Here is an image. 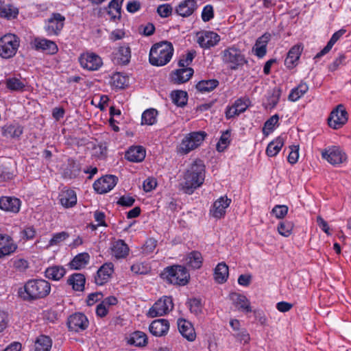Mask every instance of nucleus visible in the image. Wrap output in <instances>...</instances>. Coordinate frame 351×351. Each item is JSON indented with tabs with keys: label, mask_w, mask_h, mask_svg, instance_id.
Returning <instances> with one entry per match:
<instances>
[{
	"label": "nucleus",
	"mask_w": 351,
	"mask_h": 351,
	"mask_svg": "<svg viewBox=\"0 0 351 351\" xmlns=\"http://www.w3.org/2000/svg\"><path fill=\"white\" fill-rule=\"evenodd\" d=\"M51 289V284L45 279H29L18 289L17 295L24 302H33L47 298Z\"/></svg>",
	"instance_id": "1"
},
{
	"label": "nucleus",
	"mask_w": 351,
	"mask_h": 351,
	"mask_svg": "<svg viewBox=\"0 0 351 351\" xmlns=\"http://www.w3.org/2000/svg\"><path fill=\"white\" fill-rule=\"evenodd\" d=\"M204 178L205 165L201 160H196L184 174L182 190L185 193L192 194L195 189L202 186Z\"/></svg>",
	"instance_id": "2"
},
{
	"label": "nucleus",
	"mask_w": 351,
	"mask_h": 351,
	"mask_svg": "<svg viewBox=\"0 0 351 351\" xmlns=\"http://www.w3.org/2000/svg\"><path fill=\"white\" fill-rule=\"evenodd\" d=\"M171 43L162 41L154 44L149 51V60L152 65L162 66L169 63L173 54Z\"/></svg>",
	"instance_id": "3"
},
{
	"label": "nucleus",
	"mask_w": 351,
	"mask_h": 351,
	"mask_svg": "<svg viewBox=\"0 0 351 351\" xmlns=\"http://www.w3.org/2000/svg\"><path fill=\"white\" fill-rule=\"evenodd\" d=\"M161 277L171 284L184 286L189 282L190 275L185 267L176 265L165 268Z\"/></svg>",
	"instance_id": "4"
},
{
	"label": "nucleus",
	"mask_w": 351,
	"mask_h": 351,
	"mask_svg": "<svg viewBox=\"0 0 351 351\" xmlns=\"http://www.w3.org/2000/svg\"><path fill=\"white\" fill-rule=\"evenodd\" d=\"M221 54L222 61L232 70H237L247 62L241 51L235 47L225 49Z\"/></svg>",
	"instance_id": "5"
},
{
	"label": "nucleus",
	"mask_w": 351,
	"mask_h": 351,
	"mask_svg": "<svg viewBox=\"0 0 351 351\" xmlns=\"http://www.w3.org/2000/svg\"><path fill=\"white\" fill-rule=\"evenodd\" d=\"M206 133L203 131L193 132L188 134L178 147V152L186 154L198 147L204 141Z\"/></svg>",
	"instance_id": "6"
},
{
	"label": "nucleus",
	"mask_w": 351,
	"mask_h": 351,
	"mask_svg": "<svg viewBox=\"0 0 351 351\" xmlns=\"http://www.w3.org/2000/svg\"><path fill=\"white\" fill-rule=\"evenodd\" d=\"M19 47V38L12 34H8L0 38V56L3 58L13 57Z\"/></svg>",
	"instance_id": "7"
},
{
	"label": "nucleus",
	"mask_w": 351,
	"mask_h": 351,
	"mask_svg": "<svg viewBox=\"0 0 351 351\" xmlns=\"http://www.w3.org/2000/svg\"><path fill=\"white\" fill-rule=\"evenodd\" d=\"M173 308L171 297L164 296L157 300L148 311L150 317L162 316L171 311Z\"/></svg>",
	"instance_id": "8"
},
{
	"label": "nucleus",
	"mask_w": 351,
	"mask_h": 351,
	"mask_svg": "<svg viewBox=\"0 0 351 351\" xmlns=\"http://www.w3.org/2000/svg\"><path fill=\"white\" fill-rule=\"evenodd\" d=\"M67 326L69 330L79 332L87 328L88 320L83 313H74L69 317Z\"/></svg>",
	"instance_id": "9"
},
{
	"label": "nucleus",
	"mask_w": 351,
	"mask_h": 351,
	"mask_svg": "<svg viewBox=\"0 0 351 351\" xmlns=\"http://www.w3.org/2000/svg\"><path fill=\"white\" fill-rule=\"evenodd\" d=\"M117 180L115 176L107 175L96 180L93 188L99 194L106 193L115 186Z\"/></svg>",
	"instance_id": "10"
},
{
	"label": "nucleus",
	"mask_w": 351,
	"mask_h": 351,
	"mask_svg": "<svg viewBox=\"0 0 351 351\" xmlns=\"http://www.w3.org/2000/svg\"><path fill=\"white\" fill-rule=\"evenodd\" d=\"M65 17L60 13H53L45 29L48 36L58 35L64 26Z\"/></svg>",
	"instance_id": "11"
},
{
	"label": "nucleus",
	"mask_w": 351,
	"mask_h": 351,
	"mask_svg": "<svg viewBox=\"0 0 351 351\" xmlns=\"http://www.w3.org/2000/svg\"><path fill=\"white\" fill-rule=\"evenodd\" d=\"M347 112L342 105L337 106L336 110H333L328 119V125L330 128L337 129L344 125L348 120Z\"/></svg>",
	"instance_id": "12"
},
{
	"label": "nucleus",
	"mask_w": 351,
	"mask_h": 351,
	"mask_svg": "<svg viewBox=\"0 0 351 351\" xmlns=\"http://www.w3.org/2000/svg\"><path fill=\"white\" fill-rule=\"evenodd\" d=\"M79 61L84 69L89 71L98 70L103 64L101 58L94 53H86L82 55Z\"/></svg>",
	"instance_id": "13"
},
{
	"label": "nucleus",
	"mask_w": 351,
	"mask_h": 351,
	"mask_svg": "<svg viewBox=\"0 0 351 351\" xmlns=\"http://www.w3.org/2000/svg\"><path fill=\"white\" fill-rule=\"evenodd\" d=\"M323 158L326 159L332 165H339L344 162L346 154L338 147H332L322 152Z\"/></svg>",
	"instance_id": "14"
},
{
	"label": "nucleus",
	"mask_w": 351,
	"mask_h": 351,
	"mask_svg": "<svg viewBox=\"0 0 351 351\" xmlns=\"http://www.w3.org/2000/svg\"><path fill=\"white\" fill-rule=\"evenodd\" d=\"M220 40V36L212 31H204L197 34V43L202 48L209 49L215 46Z\"/></svg>",
	"instance_id": "15"
},
{
	"label": "nucleus",
	"mask_w": 351,
	"mask_h": 351,
	"mask_svg": "<svg viewBox=\"0 0 351 351\" xmlns=\"http://www.w3.org/2000/svg\"><path fill=\"white\" fill-rule=\"evenodd\" d=\"M34 47L37 51H42L48 54L53 55L58 51L57 45L50 40L46 38H36L32 42Z\"/></svg>",
	"instance_id": "16"
},
{
	"label": "nucleus",
	"mask_w": 351,
	"mask_h": 351,
	"mask_svg": "<svg viewBox=\"0 0 351 351\" xmlns=\"http://www.w3.org/2000/svg\"><path fill=\"white\" fill-rule=\"evenodd\" d=\"M21 202L14 197H1L0 198V209L6 212L18 213L20 210Z\"/></svg>",
	"instance_id": "17"
},
{
	"label": "nucleus",
	"mask_w": 351,
	"mask_h": 351,
	"mask_svg": "<svg viewBox=\"0 0 351 351\" xmlns=\"http://www.w3.org/2000/svg\"><path fill=\"white\" fill-rule=\"evenodd\" d=\"M231 199L227 197H221L216 200L210 210V213L215 218L220 219L225 215L226 209L230 206Z\"/></svg>",
	"instance_id": "18"
},
{
	"label": "nucleus",
	"mask_w": 351,
	"mask_h": 351,
	"mask_svg": "<svg viewBox=\"0 0 351 351\" xmlns=\"http://www.w3.org/2000/svg\"><path fill=\"white\" fill-rule=\"evenodd\" d=\"M150 332L156 337L165 335L169 329V323L165 319L154 320L149 327Z\"/></svg>",
	"instance_id": "19"
},
{
	"label": "nucleus",
	"mask_w": 351,
	"mask_h": 351,
	"mask_svg": "<svg viewBox=\"0 0 351 351\" xmlns=\"http://www.w3.org/2000/svg\"><path fill=\"white\" fill-rule=\"evenodd\" d=\"M114 270V265L112 263L104 264L97 271L95 277V283L98 285H103L110 278Z\"/></svg>",
	"instance_id": "20"
},
{
	"label": "nucleus",
	"mask_w": 351,
	"mask_h": 351,
	"mask_svg": "<svg viewBox=\"0 0 351 351\" xmlns=\"http://www.w3.org/2000/svg\"><path fill=\"white\" fill-rule=\"evenodd\" d=\"M197 8L196 0H184L180 3L176 8V12L182 16H191Z\"/></svg>",
	"instance_id": "21"
},
{
	"label": "nucleus",
	"mask_w": 351,
	"mask_h": 351,
	"mask_svg": "<svg viewBox=\"0 0 351 351\" xmlns=\"http://www.w3.org/2000/svg\"><path fill=\"white\" fill-rule=\"evenodd\" d=\"M59 200L64 208H72L77 203L76 193L69 189H64L59 195Z\"/></svg>",
	"instance_id": "22"
},
{
	"label": "nucleus",
	"mask_w": 351,
	"mask_h": 351,
	"mask_svg": "<svg viewBox=\"0 0 351 351\" xmlns=\"http://www.w3.org/2000/svg\"><path fill=\"white\" fill-rule=\"evenodd\" d=\"M178 327L181 335L187 340L193 341L195 339L196 334L191 322L184 319H179Z\"/></svg>",
	"instance_id": "23"
},
{
	"label": "nucleus",
	"mask_w": 351,
	"mask_h": 351,
	"mask_svg": "<svg viewBox=\"0 0 351 351\" xmlns=\"http://www.w3.org/2000/svg\"><path fill=\"white\" fill-rule=\"evenodd\" d=\"M125 158L133 162H142L145 158V149L142 146L131 147L125 152Z\"/></svg>",
	"instance_id": "24"
},
{
	"label": "nucleus",
	"mask_w": 351,
	"mask_h": 351,
	"mask_svg": "<svg viewBox=\"0 0 351 351\" xmlns=\"http://www.w3.org/2000/svg\"><path fill=\"white\" fill-rule=\"evenodd\" d=\"M302 48L300 45H295L291 48L285 60V66L289 69L293 68L298 61Z\"/></svg>",
	"instance_id": "25"
},
{
	"label": "nucleus",
	"mask_w": 351,
	"mask_h": 351,
	"mask_svg": "<svg viewBox=\"0 0 351 351\" xmlns=\"http://www.w3.org/2000/svg\"><path fill=\"white\" fill-rule=\"evenodd\" d=\"M193 73V69L191 67L180 68L173 72L172 78L175 83L182 84L189 81Z\"/></svg>",
	"instance_id": "26"
},
{
	"label": "nucleus",
	"mask_w": 351,
	"mask_h": 351,
	"mask_svg": "<svg viewBox=\"0 0 351 351\" xmlns=\"http://www.w3.org/2000/svg\"><path fill=\"white\" fill-rule=\"evenodd\" d=\"M66 274V269L63 266L60 265H53L47 267L45 271V278L54 280L58 281Z\"/></svg>",
	"instance_id": "27"
},
{
	"label": "nucleus",
	"mask_w": 351,
	"mask_h": 351,
	"mask_svg": "<svg viewBox=\"0 0 351 351\" xmlns=\"http://www.w3.org/2000/svg\"><path fill=\"white\" fill-rule=\"evenodd\" d=\"M112 254L117 258H123L129 254V247L123 240H117L113 242L111 247Z\"/></svg>",
	"instance_id": "28"
},
{
	"label": "nucleus",
	"mask_w": 351,
	"mask_h": 351,
	"mask_svg": "<svg viewBox=\"0 0 351 351\" xmlns=\"http://www.w3.org/2000/svg\"><path fill=\"white\" fill-rule=\"evenodd\" d=\"M230 296L239 309H241L245 313H250L252 311L250 303L245 295L237 293H232Z\"/></svg>",
	"instance_id": "29"
},
{
	"label": "nucleus",
	"mask_w": 351,
	"mask_h": 351,
	"mask_svg": "<svg viewBox=\"0 0 351 351\" xmlns=\"http://www.w3.org/2000/svg\"><path fill=\"white\" fill-rule=\"evenodd\" d=\"M85 282L86 278L84 275L80 273L71 275L67 280V283L71 285L73 289L76 291H84Z\"/></svg>",
	"instance_id": "30"
},
{
	"label": "nucleus",
	"mask_w": 351,
	"mask_h": 351,
	"mask_svg": "<svg viewBox=\"0 0 351 351\" xmlns=\"http://www.w3.org/2000/svg\"><path fill=\"white\" fill-rule=\"evenodd\" d=\"M90 255L87 252L80 253L69 263L71 269L80 270L84 268L88 263Z\"/></svg>",
	"instance_id": "31"
},
{
	"label": "nucleus",
	"mask_w": 351,
	"mask_h": 351,
	"mask_svg": "<svg viewBox=\"0 0 351 351\" xmlns=\"http://www.w3.org/2000/svg\"><path fill=\"white\" fill-rule=\"evenodd\" d=\"M203 257L198 251H193L187 254L186 257V265L192 269H199L202 267Z\"/></svg>",
	"instance_id": "32"
},
{
	"label": "nucleus",
	"mask_w": 351,
	"mask_h": 351,
	"mask_svg": "<svg viewBox=\"0 0 351 351\" xmlns=\"http://www.w3.org/2000/svg\"><path fill=\"white\" fill-rule=\"evenodd\" d=\"M131 58L130 48L128 45L121 46L115 53L117 63L119 64H127Z\"/></svg>",
	"instance_id": "33"
},
{
	"label": "nucleus",
	"mask_w": 351,
	"mask_h": 351,
	"mask_svg": "<svg viewBox=\"0 0 351 351\" xmlns=\"http://www.w3.org/2000/svg\"><path fill=\"white\" fill-rule=\"evenodd\" d=\"M346 29H341L339 31L334 33L330 38V40L328 42L327 45L324 48L317 53L315 56V58H319L322 56H324L327 53L330 51L333 45L336 43V42L346 33Z\"/></svg>",
	"instance_id": "34"
},
{
	"label": "nucleus",
	"mask_w": 351,
	"mask_h": 351,
	"mask_svg": "<svg viewBox=\"0 0 351 351\" xmlns=\"http://www.w3.org/2000/svg\"><path fill=\"white\" fill-rule=\"evenodd\" d=\"M269 34H264L256 42L255 44V54L258 58H263L265 56L267 52V44L269 40Z\"/></svg>",
	"instance_id": "35"
},
{
	"label": "nucleus",
	"mask_w": 351,
	"mask_h": 351,
	"mask_svg": "<svg viewBox=\"0 0 351 351\" xmlns=\"http://www.w3.org/2000/svg\"><path fill=\"white\" fill-rule=\"evenodd\" d=\"M219 81L216 79L204 80L199 81L195 86L200 93H209L219 86Z\"/></svg>",
	"instance_id": "36"
},
{
	"label": "nucleus",
	"mask_w": 351,
	"mask_h": 351,
	"mask_svg": "<svg viewBox=\"0 0 351 351\" xmlns=\"http://www.w3.org/2000/svg\"><path fill=\"white\" fill-rule=\"evenodd\" d=\"M128 343L135 346L143 347L147 343V337L143 332L136 331L131 334Z\"/></svg>",
	"instance_id": "37"
},
{
	"label": "nucleus",
	"mask_w": 351,
	"mask_h": 351,
	"mask_svg": "<svg viewBox=\"0 0 351 351\" xmlns=\"http://www.w3.org/2000/svg\"><path fill=\"white\" fill-rule=\"evenodd\" d=\"M308 90V86L306 83L301 82L298 86L293 88L288 97L291 101H296L301 98Z\"/></svg>",
	"instance_id": "38"
},
{
	"label": "nucleus",
	"mask_w": 351,
	"mask_h": 351,
	"mask_svg": "<svg viewBox=\"0 0 351 351\" xmlns=\"http://www.w3.org/2000/svg\"><path fill=\"white\" fill-rule=\"evenodd\" d=\"M284 145V139L278 136L273 141L270 142L266 149V154L269 157L276 156Z\"/></svg>",
	"instance_id": "39"
},
{
	"label": "nucleus",
	"mask_w": 351,
	"mask_h": 351,
	"mask_svg": "<svg viewBox=\"0 0 351 351\" xmlns=\"http://www.w3.org/2000/svg\"><path fill=\"white\" fill-rule=\"evenodd\" d=\"M124 0H111L108 8V14L111 16L112 20L119 19L121 16V6Z\"/></svg>",
	"instance_id": "40"
},
{
	"label": "nucleus",
	"mask_w": 351,
	"mask_h": 351,
	"mask_svg": "<svg viewBox=\"0 0 351 351\" xmlns=\"http://www.w3.org/2000/svg\"><path fill=\"white\" fill-rule=\"evenodd\" d=\"M214 276L218 283L225 282L228 277V267L224 263H219L215 269Z\"/></svg>",
	"instance_id": "41"
},
{
	"label": "nucleus",
	"mask_w": 351,
	"mask_h": 351,
	"mask_svg": "<svg viewBox=\"0 0 351 351\" xmlns=\"http://www.w3.org/2000/svg\"><path fill=\"white\" fill-rule=\"evenodd\" d=\"M51 345L52 341L49 337L40 335L35 342V351H49Z\"/></svg>",
	"instance_id": "42"
},
{
	"label": "nucleus",
	"mask_w": 351,
	"mask_h": 351,
	"mask_svg": "<svg viewBox=\"0 0 351 351\" xmlns=\"http://www.w3.org/2000/svg\"><path fill=\"white\" fill-rule=\"evenodd\" d=\"M19 10L12 5H4L0 6V16L8 20L17 17Z\"/></svg>",
	"instance_id": "43"
},
{
	"label": "nucleus",
	"mask_w": 351,
	"mask_h": 351,
	"mask_svg": "<svg viewBox=\"0 0 351 351\" xmlns=\"http://www.w3.org/2000/svg\"><path fill=\"white\" fill-rule=\"evenodd\" d=\"M80 168L78 163L73 160H69L67 167L64 170L65 178H73L78 176Z\"/></svg>",
	"instance_id": "44"
},
{
	"label": "nucleus",
	"mask_w": 351,
	"mask_h": 351,
	"mask_svg": "<svg viewBox=\"0 0 351 351\" xmlns=\"http://www.w3.org/2000/svg\"><path fill=\"white\" fill-rule=\"evenodd\" d=\"M22 133V128L19 125H10L3 128V134L7 138L19 137Z\"/></svg>",
	"instance_id": "45"
},
{
	"label": "nucleus",
	"mask_w": 351,
	"mask_h": 351,
	"mask_svg": "<svg viewBox=\"0 0 351 351\" xmlns=\"http://www.w3.org/2000/svg\"><path fill=\"white\" fill-rule=\"evenodd\" d=\"M158 111L154 108L146 110L143 112L141 117V123L143 125H152L156 122Z\"/></svg>",
	"instance_id": "46"
},
{
	"label": "nucleus",
	"mask_w": 351,
	"mask_h": 351,
	"mask_svg": "<svg viewBox=\"0 0 351 351\" xmlns=\"http://www.w3.org/2000/svg\"><path fill=\"white\" fill-rule=\"evenodd\" d=\"M6 87L12 91H23L25 84L20 79L9 77L5 80Z\"/></svg>",
	"instance_id": "47"
},
{
	"label": "nucleus",
	"mask_w": 351,
	"mask_h": 351,
	"mask_svg": "<svg viewBox=\"0 0 351 351\" xmlns=\"http://www.w3.org/2000/svg\"><path fill=\"white\" fill-rule=\"evenodd\" d=\"M173 102L178 106L182 107L187 103V93L183 90H175L171 94Z\"/></svg>",
	"instance_id": "48"
},
{
	"label": "nucleus",
	"mask_w": 351,
	"mask_h": 351,
	"mask_svg": "<svg viewBox=\"0 0 351 351\" xmlns=\"http://www.w3.org/2000/svg\"><path fill=\"white\" fill-rule=\"evenodd\" d=\"M230 134L229 130L223 132L217 144V149L218 152L224 151L230 143Z\"/></svg>",
	"instance_id": "49"
},
{
	"label": "nucleus",
	"mask_w": 351,
	"mask_h": 351,
	"mask_svg": "<svg viewBox=\"0 0 351 351\" xmlns=\"http://www.w3.org/2000/svg\"><path fill=\"white\" fill-rule=\"evenodd\" d=\"M187 304L191 313L195 315H198L199 314L202 313V304L200 299L195 298L189 299L187 302Z\"/></svg>",
	"instance_id": "50"
},
{
	"label": "nucleus",
	"mask_w": 351,
	"mask_h": 351,
	"mask_svg": "<svg viewBox=\"0 0 351 351\" xmlns=\"http://www.w3.org/2000/svg\"><path fill=\"white\" fill-rule=\"evenodd\" d=\"M293 223L290 221H283L280 222L278 226L279 234L284 237H289L292 232Z\"/></svg>",
	"instance_id": "51"
},
{
	"label": "nucleus",
	"mask_w": 351,
	"mask_h": 351,
	"mask_svg": "<svg viewBox=\"0 0 351 351\" xmlns=\"http://www.w3.org/2000/svg\"><path fill=\"white\" fill-rule=\"evenodd\" d=\"M17 249V245L12 241H8L4 245L0 247V258L9 256L14 253Z\"/></svg>",
	"instance_id": "52"
},
{
	"label": "nucleus",
	"mask_w": 351,
	"mask_h": 351,
	"mask_svg": "<svg viewBox=\"0 0 351 351\" xmlns=\"http://www.w3.org/2000/svg\"><path fill=\"white\" fill-rule=\"evenodd\" d=\"M196 56V51L191 50L187 52L186 55L182 56L178 61V66L180 68H186L192 62L194 58Z\"/></svg>",
	"instance_id": "53"
},
{
	"label": "nucleus",
	"mask_w": 351,
	"mask_h": 351,
	"mask_svg": "<svg viewBox=\"0 0 351 351\" xmlns=\"http://www.w3.org/2000/svg\"><path fill=\"white\" fill-rule=\"evenodd\" d=\"M279 117L278 114H274L267 120L264 124L263 130V134L267 136L274 130V126L278 123Z\"/></svg>",
	"instance_id": "54"
},
{
	"label": "nucleus",
	"mask_w": 351,
	"mask_h": 351,
	"mask_svg": "<svg viewBox=\"0 0 351 351\" xmlns=\"http://www.w3.org/2000/svg\"><path fill=\"white\" fill-rule=\"evenodd\" d=\"M250 104V101L249 98L243 97L237 99L233 106L236 108V110H237L239 113L241 114L246 110Z\"/></svg>",
	"instance_id": "55"
},
{
	"label": "nucleus",
	"mask_w": 351,
	"mask_h": 351,
	"mask_svg": "<svg viewBox=\"0 0 351 351\" xmlns=\"http://www.w3.org/2000/svg\"><path fill=\"white\" fill-rule=\"evenodd\" d=\"M131 271L135 274H147L149 272L150 268L142 263H137L131 266Z\"/></svg>",
	"instance_id": "56"
},
{
	"label": "nucleus",
	"mask_w": 351,
	"mask_h": 351,
	"mask_svg": "<svg viewBox=\"0 0 351 351\" xmlns=\"http://www.w3.org/2000/svg\"><path fill=\"white\" fill-rule=\"evenodd\" d=\"M281 95V90L278 88L273 89L271 95L268 97V104L271 108H274L279 101Z\"/></svg>",
	"instance_id": "57"
},
{
	"label": "nucleus",
	"mask_w": 351,
	"mask_h": 351,
	"mask_svg": "<svg viewBox=\"0 0 351 351\" xmlns=\"http://www.w3.org/2000/svg\"><path fill=\"white\" fill-rule=\"evenodd\" d=\"M173 8L170 4L165 3L160 5L157 8V13L162 18H167L171 15Z\"/></svg>",
	"instance_id": "58"
},
{
	"label": "nucleus",
	"mask_w": 351,
	"mask_h": 351,
	"mask_svg": "<svg viewBox=\"0 0 351 351\" xmlns=\"http://www.w3.org/2000/svg\"><path fill=\"white\" fill-rule=\"evenodd\" d=\"M214 18V10L211 5H206L204 7L202 12V19L204 22H208Z\"/></svg>",
	"instance_id": "59"
},
{
	"label": "nucleus",
	"mask_w": 351,
	"mask_h": 351,
	"mask_svg": "<svg viewBox=\"0 0 351 351\" xmlns=\"http://www.w3.org/2000/svg\"><path fill=\"white\" fill-rule=\"evenodd\" d=\"M233 336L238 341L243 343V344L249 343L250 340V335L245 329H241L237 332L234 333Z\"/></svg>",
	"instance_id": "60"
},
{
	"label": "nucleus",
	"mask_w": 351,
	"mask_h": 351,
	"mask_svg": "<svg viewBox=\"0 0 351 351\" xmlns=\"http://www.w3.org/2000/svg\"><path fill=\"white\" fill-rule=\"evenodd\" d=\"M272 213L276 218H283L288 213V207L285 205H276L272 209Z\"/></svg>",
	"instance_id": "61"
},
{
	"label": "nucleus",
	"mask_w": 351,
	"mask_h": 351,
	"mask_svg": "<svg viewBox=\"0 0 351 351\" xmlns=\"http://www.w3.org/2000/svg\"><path fill=\"white\" fill-rule=\"evenodd\" d=\"M69 237V234L66 232H61L53 234L49 241L50 245H55L64 241Z\"/></svg>",
	"instance_id": "62"
},
{
	"label": "nucleus",
	"mask_w": 351,
	"mask_h": 351,
	"mask_svg": "<svg viewBox=\"0 0 351 351\" xmlns=\"http://www.w3.org/2000/svg\"><path fill=\"white\" fill-rule=\"evenodd\" d=\"M14 176V173L10 170L8 167L2 166L0 167V180L5 181L11 180Z\"/></svg>",
	"instance_id": "63"
},
{
	"label": "nucleus",
	"mask_w": 351,
	"mask_h": 351,
	"mask_svg": "<svg viewBox=\"0 0 351 351\" xmlns=\"http://www.w3.org/2000/svg\"><path fill=\"white\" fill-rule=\"evenodd\" d=\"M135 202V199L131 196L123 195L117 201V204L121 206L130 207Z\"/></svg>",
	"instance_id": "64"
}]
</instances>
